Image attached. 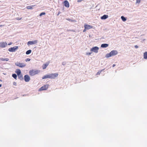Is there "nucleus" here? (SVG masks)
I'll list each match as a JSON object with an SVG mask.
<instances>
[{
	"label": "nucleus",
	"mask_w": 147,
	"mask_h": 147,
	"mask_svg": "<svg viewBox=\"0 0 147 147\" xmlns=\"http://www.w3.org/2000/svg\"><path fill=\"white\" fill-rule=\"evenodd\" d=\"M118 52L116 50H113L109 53L107 54L105 56L106 58H109L113 56H115L117 55Z\"/></svg>",
	"instance_id": "obj_1"
},
{
	"label": "nucleus",
	"mask_w": 147,
	"mask_h": 147,
	"mask_svg": "<svg viewBox=\"0 0 147 147\" xmlns=\"http://www.w3.org/2000/svg\"><path fill=\"white\" fill-rule=\"evenodd\" d=\"M15 65H16L21 68L24 67L26 66V64L25 63H19L18 62L15 63Z\"/></svg>",
	"instance_id": "obj_2"
},
{
	"label": "nucleus",
	"mask_w": 147,
	"mask_h": 147,
	"mask_svg": "<svg viewBox=\"0 0 147 147\" xmlns=\"http://www.w3.org/2000/svg\"><path fill=\"white\" fill-rule=\"evenodd\" d=\"M49 75L50 79H55L58 76V74L57 73H55L49 74Z\"/></svg>",
	"instance_id": "obj_3"
},
{
	"label": "nucleus",
	"mask_w": 147,
	"mask_h": 147,
	"mask_svg": "<svg viewBox=\"0 0 147 147\" xmlns=\"http://www.w3.org/2000/svg\"><path fill=\"white\" fill-rule=\"evenodd\" d=\"M18 49V46H15L11 47L8 49V51L11 52H15Z\"/></svg>",
	"instance_id": "obj_4"
},
{
	"label": "nucleus",
	"mask_w": 147,
	"mask_h": 147,
	"mask_svg": "<svg viewBox=\"0 0 147 147\" xmlns=\"http://www.w3.org/2000/svg\"><path fill=\"white\" fill-rule=\"evenodd\" d=\"M49 86V85L48 84L45 85L40 88L38 90L40 91L46 90L48 88Z\"/></svg>",
	"instance_id": "obj_5"
},
{
	"label": "nucleus",
	"mask_w": 147,
	"mask_h": 147,
	"mask_svg": "<svg viewBox=\"0 0 147 147\" xmlns=\"http://www.w3.org/2000/svg\"><path fill=\"white\" fill-rule=\"evenodd\" d=\"M99 49V47H97L95 46L91 48L90 49V51L95 53H97Z\"/></svg>",
	"instance_id": "obj_6"
},
{
	"label": "nucleus",
	"mask_w": 147,
	"mask_h": 147,
	"mask_svg": "<svg viewBox=\"0 0 147 147\" xmlns=\"http://www.w3.org/2000/svg\"><path fill=\"white\" fill-rule=\"evenodd\" d=\"M30 78L28 75H26L24 76V80L26 82H28L30 80Z\"/></svg>",
	"instance_id": "obj_7"
},
{
	"label": "nucleus",
	"mask_w": 147,
	"mask_h": 147,
	"mask_svg": "<svg viewBox=\"0 0 147 147\" xmlns=\"http://www.w3.org/2000/svg\"><path fill=\"white\" fill-rule=\"evenodd\" d=\"M37 42V40H35L34 41H29L27 43V44L28 45H32L36 43Z\"/></svg>",
	"instance_id": "obj_8"
},
{
	"label": "nucleus",
	"mask_w": 147,
	"mask_h": 147,
	"mask_svg": "<svg viewBox=\"0 0 147 147\" xmlns=\"http://www.w3.org/2000/svg\"><path fill=\"white\" fill-rule=\"evenodd\" d=\"M64 5L66 7L68 8L69 6V2L67 0H65L63 2Z\"/></svg>",
	"instance_id": "obj_9"
},
{
	"label": "nucleus",
	"mask_w": 147,
	"mask_h": 147,
	"mask_svg": "<svg viewBox=\"0 0 147 147\" xmlns=\"http://www.w3.org/2000/svg\"><path fill=\"white\" fill-rule=\"evenodd\" d=\"M7 45V43L6 42L0 43V47L1 48H4Z\"/></svg>",
	"instance_id": "obj_10"
},
{
	"label": "nucleus",
	"mask_w": 147,
	"mask_h": 147,
	"mask_svg": "<svg viewBox=\"0 0 147 147\" xmlns=\"http://www.w3.org/2000/svg\"><path fill=\"white\" fill-rule=\"evenodd\" d=\"M50 63V61L46 63L45 64H43L42 66V68L43 69H45L49 65Z\"/></svg>",
	"instance_id": "obj_11"
},
{
	"label": "nucleus",
	"mask_w": 147,
	"mask_h": 147,
	"mask_svg": "<svg viewBox=\"0 0 147 147\" xmlns=\"http://www.w3.org/2000/svg\"><path fill=\"white\" fill-rule=\"evenodd\" d=\"M84 27L85 29H87V30H89L91 29L93 27L92 26L88 24H85Z\"/></svg>",
	"instance_id": "obj_12"
},
{
	"label": "nucleus",
	"mask_w": 147,
	"mask_h": 147,
	"mask_svg": "<svg viewBox=\"0 0 147 147\" xmlns=\"http://www.w3.org/2000/svg\"><path fill=\"white\" fill-rule=\"evenodd\" d=\"M29 74L30 75L32 76H33L35 75V73L34 72V70H30L29 71Z\"/></svg>",
	"instance_id": "obj_13"
},
{
	"label": "nucleus",
	"mask_w": 147,
	"mask_h": 147,
	"mask_svg": "<svg viewBox=\"0 0 147 147\" xmlns=\"http://www.w3.org/2000/svg\"><path fill=\"white\" fill-rule=\"evenodd\" d=\"M108 17V16L107 15H104L101 17L100 18L102 20H105L107 19Z\"/></svg>",
	"instance_id": "obj_14"
},
{
	"label": "nucleus",
	"mask_w": 147,
	"mask_h": 147,
	"mask_svg": "<svg viewBox=\"0 0 147 147\" xmlns=\"http://www.w3.org/2000/svg\"><path fill=\"white\" fill-rule=\"evenodd\" d=\"M109 45L107 44L104 43L101 44V47L103 48H106L108 47Z\"/></svg>",
	"instance_id": "obj_15"
},
{
	"label": "nucleus",
	"mask_w": 147,
	"mask_h": 147,
	"mask_svg": "<svg viewBox=\"0 0 147 147\" xmlns=\"http://www.w3.org/2000/svg\"><path fill=\"white\" fill-rule=\"evenodd\" d=\"M15 72L17 74V76L21 74V70L19 69H17L16 70Z\"/></svg>",
	"instance_id": "obj_16"
},
{
	"label": "nucleus",
	"mask_w": 147,
	"mask_h": 147,
	"mask_svg": "<svg viewBox=\"0 0 147 147\" xmlns=\"http://www.w3.org/2000/svg\"><path fill=\"white\" fill-rule=\"evenodd\" d=\"M18 78L20 79L21 80H24V78L23 77L22 75L21 74L20 75H18Z\"/></svg>",
	"instance_id": "obj_17"
},
{
	"label": "nucleus",
	"mask_w": 147,
	"mask_h": 147,
	"mask_svg": "<svg viewBox=\"0 0 147 147\" xmlns=\"http://www.w3.org/2000/svg\"><path fill=\"white\" fill-rule=\"evenodd\" d=\"M42 79H44L47 78H50L49 74L44 76L42 77Z\"/></svg>",
	"instance_id": "obj_18"
},
{
	"label": "nucleus",
	"mask_w": 147,
	"mask_h": 147,
	"mask_svg": "<svg viewBox=\"0 0 147 147\" xmlns=\"http://www.w3.org/2000/svg\"><path fill=\"white\" fill-rule=\"evenodd\" d=\"M0 60L2 61H7L9 60V59L8 58H0Z\"/></svg>",
	"instance_id": "obj_19"
},
{
	"label": "nucleus",
	"mask_w": 147,
	"mask_h": 147,
	"mask_svg": "<svg viewBox=\"0 0 147 147\" xmlns=\"http://www.w3.org/2000/svg\"><path fill=\"white\" fill-rule=\"evenodd\" d=\"M144 58L147 59V52H146L144 54Z\"/></svg>",
	"instance_id": "obj_20"
},
{
	"label": "nucleus",
	"mask_w": 147,
	"mask_h": 147,
	"mask_svg": "<svg viewBox=\"0 0 147 147\" xmlns=\"http://www.w3.org/2000/svg\"><path fill=\"white\" fill-rule=\"evenodd\" d=\"M121 18L123 21L125 22L126 20V18L124 16H122L121 17Z\"/></svg>",
	"instance_id": "obj_21"
},
{
	"label": "nucleus",
	"mask_w": 147,
	"mask_h": 147,
	"mask_svg": "<svg viewBox=\"0 0 147 147\" xmlns=\"http://www.w3.org/2000/svg\"><path fill=\"white\" fill-rule=\"evenodd\" d=\"M31 52H32V50L30 49V50H29L27 51H26V55H29V54H30L31 53Z\"/></svg>",
	"instance_id": "obj_22"
},
{
	"label": "nucleus",
	"mask_w": 147,
	"mask_h": 147,
	"mask_svg": "<svg viewBox=\"0 0 147 147\" xmlns=\"http://www.w3.org/2000/svg\"><path fill=\"white\" fill-rule=\"evenodd\" d=\"M12 77L15 79H16L17 75L16 74H12Z\"/></svg>",
	"instance_id": "obj_23"
},
{
	"label": "nucleus",
	"mask_w": 147,
	"mask_h": 147,
	"mask_svg": "<svg viewBox=\"0 0 147 147\" xmlns=\"http://www.w3.org/2000/svg\"><path fill=\"white\" fill-rule=\"evenodd\" d=\"M34 6L32 5V6H27V8L29 9H33V7H34Z\"/></svg>",
	"instance_id": "obj_24"
},
{
	"label": "nucleus",
	"mask_w": 147,
	"mask_h": 147,
	"mask_svg": "<svg viewBox=\"0 0 147 147\" xmlns=\"http://www.w3.org/2000/svg\"><path fill=\"white\" fill-rule=\"evenodd\" d=\"M46 14V13L45 12H42L40 13V14L39 16H41L43 15H44Z\"/></svg>",
	"instance_id": "obj_25"
},
{
	"label": "nucleus",
	"mask_w": 147,
	"mask_h": 147,
	"mask_svg": "<svg viewBox=\"0 0 147 147\" xmlns=\"http://www.w3.org/2000/svg\"><path fill=\"white\" fill-rule=\"evenodd\" d=\"M103 70V69L101 70V71H98L96 75H99L100 74L101 72Z\"/></svg>",
	"instance_id": "obj_26"
},
{
	"label": "nucleus",
	"mask_w": 147,
	"mask_h": 147,
	"mask_svg": "<svg viewBox=\"0 0 147 147\" xmlns=\"http://www.w3.org/2000/svg\"><path fill=\"white\" fill-rule=\"evenodd\" d=\"M92 53V52H87V53H86V55H90Z\"/></svg>",
	"instance_id": "obj_27"
},
{
	"label": "nucleus",
	"mask_w": 147,
	"mask_h": 147,
	"mask_svg": "<svg viewBox=\"0 0 147 147\" xmlns=\"http://www.w3.org/2000/svg\"><path fill=\"white\" fill-rule=\"evenodd\" d=\"M66 63L65 61H63L62 63V65H66Z\"/></svg>",
	"instance_id": "obj_28"
},
{
	"label": "nucleus",
	"mask_w": 147,
	"mask_h": 147,
	"mask_svg": "<svg viewBox=\"0 0 147 147\" xmlns=\"http://www.w3.org/2000/svg\"><path fill=\"white\" fill-rule=\"evenodd\" d=\"M30 59L29 58H27L25 59L26 61H30Z\"/></svg>",
	"instance_id": "obj_29"
},
{
	"label": "nucleus",
	"mask_w": 147,
	"mask_h": 147,
	"mask_svg": "<svg viewBox=\"0 0 147 147\" xmlns=\"http://www.w3.org/2000/svg\"><path fill=\"white\" fill-rule=\"evenodd\" d=\"M38 70H36V71L34 70V73H35V75L38 74Z\"/></svg>",
	"instance_id": "obj_30"
},
{
	"label": "nucleus",
	"mask_w": 147,
	"mask_h": 147,
	"mask_svg": "<svg viewBox=\"0 0 147 147\" xmlns=\"http://www.w3.org/2000/svg\"><path fill=\"white\" fill-rule=\"evenodd\" d=\"M141 0H136V3H140V2Z\"/></svg>",
	"instance_id": "obj_31"
},
{
	"label": "nucleus",
	"mask_w": 147,
	"mask_h": 147,
	"mask_svg": "<svg viewBox=\"0 0 147 147\" xmlns=\"http://www.w3.org/2000/svg\"><path fill=\"white\" fill-rule=\"evenodd\" d=\"M13 85H14V86H16L17 85V83L16 82H14L13 83Z\"/></svg>",
	"instance_id": "obj_32"
},
{
	"label": "nucleus",
	"mask_w": 147,
	"mask_h": 147,
	"mask_svg": "<svg viewBox=\"0 0 147 147\" xmlns=\"http://www.w3.org/2000/svg\"><path fill=\"white\" fill-rule=\"evenodd\" d=\"M17 20H20L21 19H22V18H16Z\"/></svg>",
	"instance_id": "obj_33"
},
{
	"label": "nucleus",
	"mask_w": 147,
	"mask_h": 147,
	"mask_svg": "<svg viewBox=\"0 0 147 147\" xmlns=\"http://www.w3.org/2000/svg\"><path fill=\"white\" fill-rule=\"evenodd\" d=\"M134 47L136 49H137L138 48V46L137 45H135Z\"/></svg>",
	"instance_id": "obj_34"
},
{
	"label": "nucleus",
	"mask_w": 147,
	"mask_h": 147,
	"mask_svg": "<svg viewBox=\"0 0 147 147\" xmlns=\"http://www.w3.org/2000/svg\"><path fill=\"white\" fill-rule=\"evenodd\" d=\"M86 30H87V29H85V28H84V29L83 30V32H85L86 31Z\"/></svg>",
	"instance_id": "obj_35"
},
{
	"label": "nucleus",
	"mask_w": 147,
	"mask_h": 147,
	"mask_svg": "<svg viewBox=\"0 0 147 147\" xmlns=\"http://www.w3.org/2000/svg\"><path fill=\"white\" fill-rule=\"evenodd\" d=\"M11 44H12V42H10V43H9L8 44V45H11Z\"/></svg>",
	"instance_id": "obj_36"
},
{
	"label": "nucleus",
	"mask_w": 147,
	"mask_h": 147,
	"mask_svg": "<svg viewBox=\"0 0 147 147\" xmlns=\"http://www.w3.org/2000/svg\"><path fill=\"white\" fill-rule=\"evenodd\" d=\"M67 20L69 21H70L71 20V19H69V18L67 19Z\"/></svg>",
	"instance_id": "obj_37"
},
{
	"label": "nucleus",
	"mask_w": 147,
	"mask_h": 147,
	"mask_svg": "<svg viewBox=\"0 0 147 147\" xmlns=\"http://www.w3.org/2000/svg\"><path fill=\"white\" fill-rule=\"evenodd\" d=\"M115 66V64H113L112 65L113 67H114Z\"/></svg>",
	"instance_id": "obj_38"
},
{
	"label": "nucleus",
	"mask_w": 147,
	"mask_h": 147,
	"mask_svg": "<svg viewBox=\"0 0 147 147\" xmlns=\"http://www.w3.org/2000/svg\"><path fill=\"white\" fill-rule=\"evenodd\" d=\"M60 13V11H59L58 12V15H59Z\"/></svg>",
	"instance_id": "obj_39"
},
{
	"label": "nucleus",
	"mask_w": 147,
	"mask_h": 147,
	"mask_svg": "<svg viewBox=\"0 0 147 147\" xmlns=\"http://www.w3.org/2000/svg\"><path fill=\"white\" fill-rule=\"evenodd\" d=\"M2 86V85L1 84H0V88Z\"/></svg>",
	"instance_id": "obj_40"
},
{
	"label": "nucleus",
	"mask_w": 147,
	"mask_h": 147,
	"mask_svg": "<svg viewBox=\"0 0 147 147\" xmlns=\"http://www.w3.org/2000/svg\"><path fill=\"white\" fill-rule=\"evenodd\" d=\"M70 21L71 22H73V20H71Z\"/></svg>",
	"instance_id": "obj_41"
},
{
	"label": "nucleus",
	"mask_w": 147,
	"mask_h": 147,
	"mask_svg": "<svg viewBox=\"0 0 147 147\" xmlns=\"http://www.w3.org/2000/svg\"><path fill=\"white\" fill-rule=\"evenodd\" d=\"M0 81L2 82V80L0 79Z\"/></svg>",
	"instance_id": "obj_42"
}]
</instances>
